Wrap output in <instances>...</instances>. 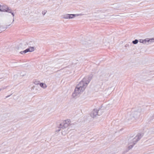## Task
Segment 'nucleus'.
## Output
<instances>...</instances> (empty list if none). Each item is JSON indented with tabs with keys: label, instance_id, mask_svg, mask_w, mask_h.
<instances>
[{
	"label": "nucleus",
	"instance_id": "1",
	"mask_svg": "<svg viewBox=\"0 0 154 154\" xmlns=\"http://www.w3.org/2000/svg\"><path fill=\"white\" fill-rule=\"evenodd\" d=\"M142 137L141 134H138L137 135L135 136L134 138L132 139V137H130L128 140V146L129 149H131L133 146L136 144V143Z\"/></svg>",
	"mask_w": 154,
	"mask_h": 154
},
{
	"label": "nucleus",
	"instance_id": "2",
	"mask_svg": "<svg viewBox=\"0 0 154 154\" xmlns=\"http://www.w3.org/2000/svg\"><path fill=\"white\" fill-rule=\"evenodd\" d=\"M91 76L89 77H85L77 85L78 86L82 88L85 90L88 84L89 83L91 79H92Z\"/></svg>",
	"mask_w": 154,
	"mask_h": 154
},
{
	"label": "nucleus",
	"instance_id": "3",
	"mask_svg": "<svg viewBox=\"0 0 154 154\" xmlns=\"http://www.w3.org/2000/svg\"><path fill=\"white\" fill-rule=\"evenodd\" d=\"M142 111L141 109L139 108L137 110L132 112L131 114L127 118L128 120H134L138 118L140 116V112Z\"/></svg>",
	"mask_w": 154,
	"mask_h": 154
},
{
	"label": "nucleus",
	"instance_id": "4",
	"mask_svg": "<svg viewBox=\"0 0 154 154\" xmlns=\"http://www.w3.org/2000/svg\"><path fill=\"white\" fill-rule=\"evenodd\" d=\"M0 11H1L7 12L11 13L13 17L12 22H14V14L13 12H12V10L9 9L7 6L6 5L1 6L0 5Z\"/></svg>",
	"mask_w": 154,
	"mask_h": 154
},
{
	"label": "nucleus",
	"instance_id": "5",
	"mask_svg": "<svg viewBox=\"0 0 154 154\" xmlns=\"http://www.w3.org/2000/svg\"><path fill=\"white\" fill-rule=\"evenodd\" d=\"M84 90V88H81L80 87L78 86L77 85L74 92L72 93V96L73 97H75L78 96L80 93L83 92Z\"/></svg>",
	"mask_w": 154,
	"mask_h": 154
},
{
	"label": "nucleus",
	"instance_id": "6",
	"mask_svg": "<svg viewBox=\"0 0 154 154\" xmlns=\"http://www.w3.org/2000/svg\"><path fill=\"white\" fill-rule=\"evenodd\" d=\"M139 42L140 43H142L144 44L148 45L152 42H154V38L149 39L146 38L144 40L140 39L139 40Z\"/></svg>",
	"mask_w": 154,
	"mask_h": 154
},
{
	"label": "nucleus",
	"instance_id": "7",
	"mask_svg": "<svg viewBox=\"0 0 154 154\" xmlns=\"http://www.w3.org/2000/svg\"><path fill=\"white\" fill-rule=\"evenodd\" d=\"M79 15V14H66L62 15L61 17L63 19H70L73 18L76 16H78Z\"/></svg>",
	"mask_w": 154,
	"mask_h": 154
},
{
	"label": "nucleus",
	"instance_id": "8",
	"mask_svg": "<svg viewBox=\"0 0 154 154\" xmlns=\"http://www.w3.org/2000/svg\"><path fill=\"white\" fill-rule=\"evenodd\" d=\"M70 122V120L69 119L65 120L63 122V123L60 124L59 128H64L67 127L70 124V122Z\"/></svg>",
	"mask_w": 154,
	"mask_h": 154
},
{
	"label": "nucleus",
	"instance_id": "9",
	"mask_svg": "<svg viewBox=\"0 0 154 154\" xmlns=\"http://www.w3.org/2000/svg\"><path fill=\"white\" fill-rule=\"evenodd\" d=\"M27 44L25 43H20L18 46L16 47L15 48L18 50L24 49L27 47Z\"/></svg>",
	"mask_w": 154,
	"mask_h": 154
},
{
	"label": "nucleus",
	"instance_id": "10",
	"mask_svg": "<svg viewBox=\"0 0 154 154\" xmlns=\"http://www.w3.org/2000/svg\"><path fill=\"white\" fill-rule=\"evenodd\" d=\"M99 111V110L97 109H94L91 113V116L92 117L94 118L96 117L97 116L99 115L98 114V112Z\"/></svg>",
	"mask_w": 154,
	"mask_h": 154
},
{
	"label": "nucleus",
	"instance_id": "11",
	"mask_svg": "<svg viewBox=\"0 0 154 154\" xmlns=\"http://www.w3.org/2000/svg\"><path fill=\"white\" fill-rule=\"evenodd\" d=\"M108 76V74L107 75L106 73L103 72H101L99 75V78L101 80H106Z\"/></svg>",
	"mask_w": 154,
	"mask_h": 154
},
{
	"label": "nucleus",
	"instance_id": "12",
	"mask_svg": "<svg viewBox=\"0 0 154 154\" xmlns=\"http://www.w3.org/2000/svg\"><path fill=\"white\" fill-rule=\"evenodd\" d=\"M33 83L35 85H33L32 88V90H37L38 88V80H34L33 81Z\"/></svg>",
	"mask_w": 154,
	"mask_h": 154
},
{
	"label": "nucleus",
	"instance_id": "13",
	"mask_svg": "<svg viewBox=\"0 0 154 154\" xmlns=\"http://www.w3.org/2000/svg\"><path fill=\"white\" fill-rule=\"evenodd\" d=\"M68 60V59H65L64 58L59 59L57 60V62L56 63V65L58 64H61L65 63L67 62L66 61H67Z\"/></svg>",
	"mask_w": 154,
	"mask_h": 154
},
{
	"label": "nucleus",
	"instance_id": "14",
	"mask_svg": "<svg viewBox=\"0 0 154 154\" xmlns=\"http://www.w3.org/2000/svg\"><path fill=\"white\" fill-rule=\"evenodd\" d=\"M10 25H7L6 26L3 25L0 26V31H4L8 28V26Z\"/></svg>",
	"mask_w": 154,
	"mask_h": 154
},
{
	"label": "nucleus",
	"instance_id": "15",
	"mask_svg": "<svg viewBox=\"0 0 154 154\" xmlns=\"http://www.w3.org/2000/svg\"><path fill=\"white\" fill-rule=\"evenodd\" d=\"M39 85L41 87L43 88L44 89H45L47 87V85H46L43 83H39Z\"/></svg>",
	"mask_w": 154,
	"mask_h": 154
},
{
	"label": "nucleus",
	"instance_id": "16",
	"mask_svg": "<svg viewBox=\"0 0 154 154\" xmlns=\"http://www.w3.org/2000/svg\"><path fill=\"white\" fill-rule=\"evenodd\" d=\"M27 49L29 50L28 52H32L34 51V48L33 47H30Z\"/></svg>",
	"mask_w": 154,
	"mask_h": 154
},
{
	"label": "nucleus",
	"instance_id": "17",
	"mask_svg": "<svg viewBox=\"0 0 154 154\" xmlns=\"http://www.w3.org/2000/svg\"><path fill=\"white\" fill-rule=\"evenodd\" d=\"M29 50H28L27 49L25 50L24 51H21L20 52V53L21 54H23V53H26L27 52H28Z\"/></svg>",
	"mask_w": 154,
	"mask_h": 154
},
{
	"label": "nucleus",
	"instance_id": "18",
	"mask_svg": "<svg viewBox=\"0 0 154 154\" xmlns=\"http://www.w3.org/2000/svg\"><path fill=\"white\" fill-rule=\"evenodd\" d=\"M138 42V41L137 39H135L132 41V43L134 44H137Z\"/></svg>",
	"mask_w": 154,
	"mask_h": 154
},
{
	"label": "nucleus",
	"instance_id": "19",
	"mask_svg": "<svg viewBox=\"0 0 154 154\" xmlns=\"http://www.w3.org/2000/svg\"><path fill=\"white\" fill-rule=\"evenodd\" d=\"M47 11L46 10H44L42 12V15L44 16L47 13Z\"/></svg>",
	"mask_w": 154,
	"mask_h": 154
},
{
	"label": "nucleus",
	"instance_id": "20",
	"mask_svg": "<svg viewBox=\"0 0 154 154\" xmlns=\"http://www.w3.org/2000/svg\"><path fill=\"white\" fill-rule=\"evenodd\" d=\"M60 131V130H58V131Z\"/></svg>",
	"mask_w": 154,
	"mask_h": 154
},
{
	"label": "nucleus",
	"instance_id": "21",
	"mask_svg": "<svg viewBox=\"0 0 154 154\" xmlns=\"http://www.w3.org/2000/svg\"><path fill=\"white\" fill-rule=\"evenodd\" d=\"M9 96H8L7 97H9Z\"/></svg>",
	"mask_w": 154,
	"mask_h": 154
},
{
	"label": "nucleus",
	"instance_id": "22",
	"mask_svg": "<svg viewBox=\"0 0 154 154\" xmlns=\"http://www.w3.org/2000/svg\"><path fill=\"white\" fill-rule=\"evenodd\" d=\"M57 66H56L57 67ZM55 68H57V67H56ZM57 68H58V67H57Z\"/></svg>",
	"mask_w": 154,
	"mask_h": 154
}]
</instances>
